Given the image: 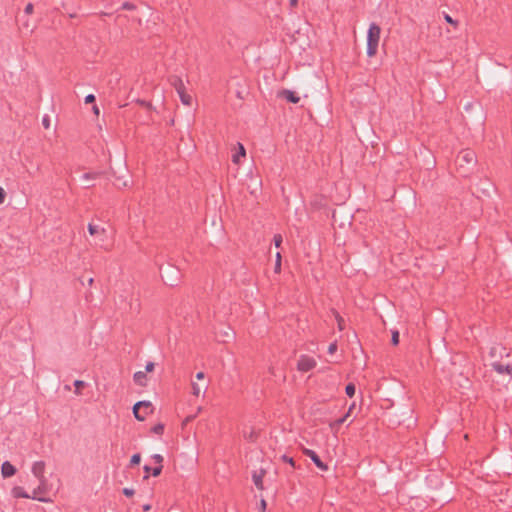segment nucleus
Returning a JSON list of instances; mask_svg holds the SVG:
<instances>
[{
  "label": "nucleus",
  "mask_w": 512,
  "mask_h": 512,
  "mask_svg": "<svg viewBox=\"0 0 512 512\" xmlns=\"http://www.w3.org/2000/svg\"><path fill=\"white\" fill-rule=\"evenodd\" d=\"M476 153L471 149H464L460 151L456 157V166L461 171L463 176H466L468 170L476 164Z\"/></svg>",
  "instance_id": "obj_1"
},
{
  "label": "nucleus",
  "mask_w": 512,
  "mask_h": 512,
  "mask_svg": "<svg viewBox=\"0 0 512 512\" xmlns=\"http://www.w3.org/2000/svg\"><path fill=\"white\" fill-rule=\"evenodd\" d=\"M380 33V26L376 23H371L367 33V55L369 57H373L377 53Z\"/></svg>",
  "instance_id": "obj_2"
},
{
  "label": "nucleus",
  "mask_w": 512,
  "mask_h": 512,
  "mask_svg": "<svg viewBox=\"0 0 512 512\" xmlns=\"http://www.w3.org/2000/svg\"><path fill=\"white\" fill-rule=\"evenodd\" d=\"M11 493H12L13 497H15V498H28V499L31 498V499L39 500L41 502H47V500L45 498L40 496V495L43 494V492H42V485H39L37 488H35L32 491V494H28L20 486L13 487L12 490H11Z\"/></svg>",
  "instance_id": "obj_3"
},
{
  "label": "nucleus",
  "mask_w": 512,
  "mask_h": 512,
  "mask_svg": "<svg viewBox=\"0 0 512 512\" xmlns=\"http://www.w3.org/2000/svg\"><path fill=\"white\" fill-rule=\"evenodd\" d=\"M153 413V405L150 401H139L133 406V414L139 421H144Z\"/></svg>",
  "instance_id": "obj_4"
},
{
  "label": "nucleus",
  "mask_w": 512,
  "mask_h": 512,
  "mask_svg": "<svg viewBox=\"0 0 512 512\" xmlns=\"http://www.w3.org/2000/svg\"><path fill=\"white\" fill-rule=\"evenodd\" d=\"M172 85L174 86L177 94L179 95L182 104L190 106L192 104L193 98L190 94L187 93L186 86L182 79L176 78L173 81Z\"/></svg>",
  "instance_id": "obj_5"
},
{
  "label": "nucleus",
  "mask_w": 512,
  "mask_h": 512,
  "mask_svg": "<svg viewBox=\"0 0 512 512\" xmlns=\"http://www.w3.org/2000/svg\"><path fill=\"white\" fill-rule=\"evenodd\" d=\"M45 468H46V464L44 461H35L31 466V472L39 480V482H40L39 485H42L43 493L45 492V483H46V480L44 477Z\"/></svg>",
  "instance_id": "obj_6"
},
{
  "label": "nucleus",
  "mask_w": 512,
  "mask_h": 512,
  "mask_svg": "<svg viewBox=\"0 0 512 512\" xmlns=\"http://www.w3.org/2000/svg\"><path fill=\"white\" fill-rule=\"evenodd\" d=\"M316 360L308 355H301L297 362V369L300 372H308L315 368Z\"/></svg>",
  "instance_id": "obj_7"
},
{
  "label": "nucleus",
  "mask_w": 512,
  "mask_h": 512,
  "mask_svg": "<svg viewBox=\"0 0 512 512\" xmlns=\"http://www.w3.org/2000/svg\"><path fill=\"white\" fill-rule=\"evenodd\" d=\"M88 232L91 236H95V237L99 238L100 241H102V242H104L106 240L107 230L105 227H103L101 225L89 223L88 224Z\"/></svg>",
  "instance_id": "obj_8"
},
{
  "label": "nucleus",
  "mask_w": 512,
  "mask_h": 512,
  "mask_svg": "<svg viewBox=\"0 0 512 512\" xmlns=\"http://www.w3.org/2000/svg\"><path fill=\"white\" fill-rule=\"evenodd\" d=\"M303 454L309 457L312 462L322 471L328 470V465L325 464L320 457L317 455V453L311 449L303 448Z\"/></svg>",
  "instance_id": "obj_9"
},
{
  "label": "nucleus",
  "mask_w": 512,
  "mask_h": 512,
  "mask_svg": "<svg viewBox=\"0 0 512 512\" xmlns=\"http://www.w3.org/2000/svg\"><path fill=\"white\" fill-rule=\"evenodd\" d=\"M232 162L234 164H240L242 159L246 158V150L240 142H238L232 149Z\"/></svg>",
  "instance_id": "obj_10"
},
{
  "label": "nucleus",
  "mask_w": 512,
  "mask_h": 512,
  "mask_svg": "<svg viewBox=\"0 0 512 512\" xmlns=\"http://www.w3.org/2000/svg\"><path fill=\"white\" fill-rule=\"evenodd\" d=\"M491 366L498 374H508L512 377V365L493 362Z\"/></svg>",
  "instance_id": "obj_11"
},
{
  "label": "nucleus",
  "mask_w": 512,
  "mask_h": 512,
  "mask_svg": "<svg viewBox=\"0 0 512 512\" xmlns=\"http://www.w3.org/2000/svg\"><path fill=\"white\" fill-rule=\"evenodd\" d=\"M16 474V468L9 461H5L1 465V475L3 478H10Z\"/></svg>",
  "instance_id": "obj_12"
},
{
  "label": "nucleus",
  "mask_w": 512,
  "mask_h": 512,
  "mask_svg": "<svg viewBox=\"0 0 512 512\" xmlns=\"http://www.w3.org/2000/svg\"><path fill=\"white\" fill-rule=\"evenodd\" d=\"M133 380L136 385L140 387H145L148 384V376L144 371H137L133 375Z\"/></svg>",
  "instance_id": "obj_13"
},
{
  "label": "nucleus",
  "mask_w": 512,
  "mask_h": 512,
  "mask_svg": "<svg viewBox=\"0 0 512 512\" xmlns=\"http://www.w3.org/2000/svg\"><path fill=\"white\" fill-rule=\"evenodd\" d=\"M279 97L286 99L290 103L297 104L300 101V97L295 92L284 89L279 93Z\"/></svg>",
  "instance_id": "obj_14"
},
{
  "label": "nucleus",
  "mask_w": 512,
  "mask_h": 512,
  "mask_svg": "<svg viewBox=\"0 0 512 512\" xmlns=\"http://www.w3.org/2000/svg\"><path fill=\"white\" fill-rule=\"evenodd\" d=\"M152 459L158 464V466L153 469V476L157 477L161 474L162 471L163 457L160 454H155L152 456Z\"/></svg>",
  "instance_id": "obj_15"
},
{
  "label": "nucleus",
  "mask_w": 512,
  "mask_h": 512,
  "mask_svg": "<svg viewBox=\"0 0 512 512\" xmlns=\"http://www.w3.org/2000/svg\"><path fill=\"white\" fill-rule=\"evenodd\" d=\"M192 394L196 397H199L205 390L206 385L205 384H199L197 382H192Z\"/></svg>",
  "instance_id": "obj_16"
},
{
  "label": "nucleus",
  "mask_w": 512,
  "mask_h": 512,
  "mask_svg": "<svg viewBox=\"0 0 512 512\" xmlns=\"http://www.w3.org/2000/svg\"><path fill=\"white\" fill-rule=\"evenodd\" d=\"M263 476H264V471H261L259 474H257V473L253 474V482H254L255 486L260 490L263 489Z\"/></svg>",
  "instance_id": "obj_17"
},
{
  "label": "nucleus",
  "mask_w": 512,
  "mask_h": 512,
  "mask_svg": "<svg viewBox=\"0 0 512 512\" xmlns=\"http://www.w3.org/2000/svg\"><path fill=\"white\" fill-rule=\"evenodd\" d=\"M354 407V405H352L348 412L341 418L335 420L332 424H331V428H338L339 426H341L345 421L346 419L348 418L349 414H350V411L352 410V408Z\"/></svg>",
  "instance_id": "obj_18"
},
{
  "label": "nucleus",
  "mask_w": 512,
  "mask_h": 512,
  "mask_svg": "<svg viewBox=\"0 0 512 512\" xmlns=\"http://www.w3.org/2000/svg\"><path fill=\"white\" fill-rule=\"evenodd\" d=\"M74 386H75V393L77 395H81V390L85 387V382L82 381V380H76L74 382Z\"/></svg>",
  "instance_id": "obj_19"
},
{
  "label": "nucleus",
  "mask_w": 512,
  "mask_h": 512,
  "mask_svg": "<svg viewBox=\"0 0 512 512\" xmlns=\"http://www.w3.org/2000/svg\"><path fill=\"white\" fill-rule=\"evenodd\" d=\"M345 392L347 396L353 397L355 394V385L353 383H349L345 387Z\"/></svg>",
  "instance_id": "obj_20"
},
{
  "label": "nucleus",
  "mask_w": 512,
  "mask_h": 512,
  "mask_svg": "<svg viewBox=\"0 0 512 512\" xmlns=\"http://www.w3.org/2000/svg\"><path fill=\"white\" fill-rule=\"evenodd\" d=\"M334 314H335V318H336L337 323H338V328L340 330H343L344 329V319L339 315L338 312L334 311Z\"/></svg>",
  "instance_id": "obj_21"
},
{
  "label": "nucleus",
  "mask_w": 512,
  "mask_h": 512,
  "mask_svg": "<svg viewBox=\"0 0 512 512\" xmlns=\"http://www.w3.org/2000/svg\"><path fill=\"white\" fill-rule=\"evenodd\" d=\"M444 19L447 23L453 25L454 27L458 26V21L454 20L449 14H444Z\"/></svg>",
  "instance_id": "obj_22"
},
{
  "label": "nucleus",
  "mask_w": 512,
  "mask_h": 512,
  "mask_svg": "<svg viewBox=\"0 0 512 512\" xmlns=\"http://www.w3.org/2000/svg\"><path fill=\"white\" fill-rule=\"evenodd\" d=\"M391 343L394 346L398 345V343H399V332L398 331L392 332Z\"/></svg>",
  "instance_id": "obj_23"
},
{
  "label": "nucleus",
  "mask_w": 512,
  "mask_h": 512,
  "mask_svg": "<svg viewBox=\"0 0 512 512\" xmlns=\"http://www.w3.org/2000/svg\"><path fill=\"white\" fill-rule=\"evenodd\" d=\"M281 459H282L284 462H286V463L290 464L293 468H296L295 461H294V459H293L292 457H289V456H287V455H283V456L281 457Z\"/></svg>",
  "instance_id": "obj_24"
},
{
  "label": "nucleus",
  "mask_w": 512,
  "mask_h": 512,
  "mask_svg": "<svg viewBox=\"0 0 512 512\" xmlns=\"http://www.w3.org/2000/svg\"><path fill=\"white\" fill-rule=\"evenodd\" d=\"M42 125L45 129H50L51 127V121L49 116H44L42 119Z\"/></svg>",
  "instance_id": "obj_25"
},
{
  "label": "nucleus",
  "mask_w": 512,
  "mask_h": 512,
  "mask_svg": "<svg viewBox=\"0 0 512 512\" xmlns=\"http://www.w3.org/2000/svg\"><path fill=\"white\" fill-rule=\"evenodd\" d=\"M141 461V456L140 454H134L132 457H131V460H130V463L132 465H138Z\"/></svg>",
  "instance_id": "obj_26"
},
{
  "label": "nucleus",
  "mask_w": 512,
  "mask_h": 512,
  "mask_svg": "<svg viewBox=\"0 0 512 512\" xmlns=\"http://www.w3.org/2000/svg\"><path fill=\"white\" fill-rule=\"evenodd\" d=\"M273 241H274V244H275V246L277 248L280 247V245L282 243V236L280 234H275L274 238H273Z\"/></svg>",
  "instance_id": "obj_27"
},
{
  "label": "nucleus",
  "mask_w": 512,
  "mask_h": 512,
  "mask_svg": "<svg viewBox=\"0 0 512 512\" xmlns=\"http://www.w3.org/2000/svg\"><path fill=\"white\" fill-rule=\"evenodd\" d=\"M164 430V426L162 424H157L152 428V431L156 434H162Z\"/></svg>",
  "instance_id": "obj_28"
},
{
  "label": "nucleus",
  "mask_w": 512,
  "mask_h": 512,
  "mask_svg": "<svg viewBox=\"0 0 512 512\" xmlns=\"http://www.w3.org/2000/svg\"><path fill=\"white\" fill-rule=\"evenodd\" d=\"M155 364L153 362H148L145 366V371L147 374L154 371Z\"/></svg>",
  "instance_id": "obj_29"
},
{
  "label": "nucleus",
  "mask_w": 512,
  "mask_h": 512,
  "mask_svg": "<svg viewBox=\"0 0 512 512\" xmlns=\"http://www.w3.org/2000/svg\"><path fill=\"white\" fill-rule=\"evenodd\" d=\"M24 11H25V13H26L27 15H31V14L33 13V11H34V6H33V4H32V3H28V4L26 5V7H25V10H24Z\"/></svg>",
  "instance_id": "obj_30"
},
{
  "label": "nucleus",
  "mask_w": 512,
  "mask_h": 512,
  "mask_svg": "<svg viewBox=\"0 0 512 512\" xmlns=\"http://www.w3.org/2000/svg\"><path fill=\"white\" fill-rule=\"evenodd\" d=\"M135 491L132 488H124L123 494L127 497H132L134 495Z\"/></svg>",
  "instance_id": "obj_31"
},
{
  "label": "nucleus",
  "mask_w": 512,
  "mask_h": 512,
  "mask_svg": "<svg viewBox=\"0 0 512 512\" xmlns=\"http://www.w3.org/2000/svg\"><path fill=\"white\" fill-rule=\"evenodd\" d=\"M6 198L5 190L0 186V205L4 203Z\"/></svg>",
  "instance_id": "obj_32"
},
{
  "label": "nucleus",
  "mask_w": 512,
  "mask_h": 512,
  "mask_svg": "<svg viewBox=\"0 0 512 512\" xmlns=\"http://www.w3.org/2000/svg\"><path fill=\"white\" fill-rule=\"evenodd\" d=\"M337 350L336 342L331 343L328 347V353L333 354Z\"/></svg>",
  "instance_id": "obj_33"
},
{
  "label": "nucleus",
  "mask_w": 512,
  "mask_h": 512,
  "mask_svg": "<svg viewBox=\"0 0 512 512\" xmlns=\"http://www.w3.org/2000/svg\"><path fill=\"white\" fill-rule=\"evenodd\" d=\"M95 101V96L93 94H89L85 97V103H92Z\"/></svg>",
  "instance_id": "obj_34"
},
{
  "label": "nucleus",
  "mask_w": 512,
  "mask_h": 512,
  "mask_svg": "<svg viewBox=\"0 0 512 512\" xmlns=\"http://www.w3.org/2000/svg\"><path fill=\"white\" fill-rule=\"evenodd\" d=\"M280 266H281V254L278 252L276 254V269L280 268Z\"/></svg>",
  "instance_id": "obj_35"
},
{
  "label": "nucleus",
  "mask_w": 512,
  "mask_h": 512,
  "mask_svg": "<svg viewBox=\"0 0 512 512\" xmlns=\"http://www.w3.org/2000/svg\"><path fill=\"white\" fill-rule=\"evenodd\" d=\"M204 373L203 372H198L196 374V379L199 380V381H203L204 380Z\"/></svg>",
  "instance_id": "obj_36"
},
{
  "label": "nucleus",
  "mask_w": 512,
  "mask_h": 512,
  "mask_svg": "<svg viewBox=\"0 0 512 512\" xmlns=\"http://www.w3.org/2000/svg\"><path fill=\"white\" fill-rule=\"evenodd\" d=\"M290 7L295 8L298 4V0H289Z\"/></svg>",
  "instance_id": "obj_37"
},
{
  "label": "nucleus",
  "mask_w": 512,
  "mask_h": 512,
  "mask_svg": "<svg viewBox=\"0 0 512 512\" xmlns=\"http://www.w3.org/2000/svg\"><path fill=\"white\" fill-rule=\"evenodd\" d=\"M140 103H141V105L145 106L146 108L152 109V105L150 103H146L144 101H141Z\"/></svg>",
  "instance_id": "obj_38"
},
{
  "label": "nucleus",
  "mask_w": 512,
  "mask_h": 512,
  "mask_svg": "<svg viewBox=\"0 0 512 512\" xmlns=\"http://www.w3.org/2000/svg\"><path fill=\"white\" fill-rule=\"evenodd\" d=\"M93 112H94V114H95L96 116H98V115H99V109H98V107H97L96 105H95V106H93Z\"/></svg>",
  "instance_id": "obj_39"
},
{
  "label": "nucleus",
  "mask_w": 512,
  "mask_h": 512,
  "mask_svg": "<svg viewBox=\"0 0 512 512\" xmlns=\"http://www.w3.org/2000/svg\"><path fill=\"white\" fill-rule=\"evenodd\" d=\"M144 470L147 473V475L144 478L147 479L148 478V473L150 472V467L149 466H144Z\"/></svg>",
  "instance_id": "obj_40"
},
{
  "label": "nucleus",
  "mask_w": 512,
  "mask_h": 512,
  "mask_svg": "<svg viewBox=\"0 0 512 512\" xmlns=\"http://www.w3.org/2000/svg\"><path fill=\"white\" fill-rule=\"evenodd\" d=\"M123 8H125V9H132L133 5L126 3V4H124Z\"/></svg>",
  "instance_id": "obj_41"
},
{
  "label": "nucleus",
  "mask_w": 512,
  "mask_h": 512,
  "mask_svg": "<svg viewBox=\"0 0 512 512\" xmlns=\"http://www.w3.org/2000/svg\"><path fill=\"white\" fill-rule=\"evenodd\" d=\"M144 511H149L151 509V506L149 504H146L143 506Z\"/></svg>",
  "instance_id": "obj_42"
},
{
  "label": "nucleus",
  "mask_w": 512,
  "mask_h": 512,
  "mask_svg": "<svg viewBox=\"0 0 512 512\" xmlns=\"http://www.w3.org/2000/svg\"><path fill=\"white\" fill-rule=\"evenodd\" d=\"M87 282H88V285L91 286L93 284L94 280H93V278H89L87 280Z\"/></svg>",
  "instance_id": "obj_43"
},
{
  "label": "nucleus",
  "mask_w": 512,
  "mask_h": 512,
  "mask_svg": "<svg viewBox=\"0 0 512 512\" xmlns=\"http://www.w3.org/2000/svg\"><path fill=\"white\" fill-rule=\"evenodd\" d=\"M261 507H263V509H265V507H266V502H265V500H261Z\"/></svg>",
  "instance_id": "obj_44"
}]
</instances>
